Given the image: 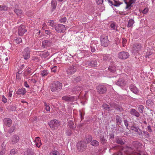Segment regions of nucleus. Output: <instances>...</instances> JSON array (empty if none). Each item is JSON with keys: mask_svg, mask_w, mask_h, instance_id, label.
I'll use <instances>...</instances> for the list:
<instances>
[{"mask_svg": "<svg viewBox=\"0 0 155 155\" xmlns=\"http://www.w3.org/2000/svg\"><path fill=\"white\" fill-rule=\"evenodd\" d=\"M50 87L52 92H58L62 89V84L59 81H55L50 85Z\"/></svg>", "mask_w": 155, "mask_h": 155, "instance_id": "obj_1", "label": "nucleus"}, {"mask_svg": "<svg viewBox=\"0 0 155 155\" xmlns=\"http://www.w3.org/2000/svg\"><path fill=\"white\" fill-rule=\"evenodd\" d=\"M126 78V77L125 74H121L120 76V78L116 82V84L120 87L124 86L126 84V82L125 81Z\"/></svg>", "mask_w": 155, "mask_h": 155, "instance_id": "obj_2", "label": "nucleus"}, {"mask_svg": "<svg viewBox=\"0 0 155 155\" xmlns=\"http://www.w3.org/2000/svg\"><path fill=\"white\" fill-rule=\"evenodd\" d=\"M77 147L78 151L82 152L86 149L87 146L85 141H80L77 143Z\"/></svg>", "mask_w": 155, "mask_h": 155, "instance_id": "obj_3", "label": "nucleus"}, {"mask_svg": "<svg viewBox=\"0 0 155 155\" xmlns=\"http://www.w3.org/2000/svg\"><path fill=\"white\" fill-rule=\"evenodd\" d=\"M101 44L104 47H107L110 44V41L108 38V36L105 35H102L100 37Z\"/></svg>", "mask_w": 155, "mask_h": 155, "instance_id": "obj_4", "label": "nucleus"}, {"mask_svg": "<svg viewBox=\"0 0 155 155\" xmlns=\"http://www.w3.org/2000/svg\"><path fill=\"white\" fill-rule=\"evenodd\" d=\"M48 124L50 127L53 129H57L60 125V122L56 119L51 120Z\"/></svg>", "mask_w": 155, "mask_h": 155, "instance_id": "obj_5", "label": "nucleus"}, {"mask_svg": "<svg viewBox=\"0 0 155 155\" xmlns=\"http://www.w3.org/2000/svg\"><path fill=\"white\" fill-rule=\"evenodd\" d=\"M54 29L58 33H63L66 30V28L64 25L62 24H58L55 26Z\"/></svg>", "mask_w": 155, "mask_h": 155, "instance_id": "obj_6", "label": "nucleus"}, {"mask_svg": "<svg viewBox=\"0 0 155 155\" xmlns=\"http://www.w3.org/2000/svg\"><path fill=\"white\" fill-rule=\"evenodd\" d=\"M118 58L120 59L125 60L128 58L130 55L127 52L123 51L119 52L118 54Z\"/></svg>", "mask_w": 155, "mask_h": 155, "instance_id": "obj_7", "label": "nucleus"}, {"mask_svg": "<svg viewBox=\"0 0 155 155\" xmlns=\"http://www.w3.org/2000/svg\"><path fill=\"white\" fill-rule=\"evenodd\" d=\"M4 127H10L12 124V120L10 118H5L4 119L3 121Z\"/></svg>", "mask_w": 155, "mask_h": 155, "instance_id": "obj_8", "label": "nucleus"}, {"mask_svg": "<svg viewBox=\"0 0 155 155\" xmlns=\"http://www.w3.org/2000/svg\"><path fill=\"white\" fill-rule=\"evenodd\" d=\"M24 58L25 60L29 59L30 57V50L29 47L25 48L22 52Z\"/></svg>", "mask_w": 155, "mask_h": 155, "instance_id": "obj_9", "label": "nucleus"}, {"mask_svg": "<svg viewBox=\"0 0 155 155\" xmlns=\"http://www.w3.org/2000/svg\"><path fill=\"white\" fill-rule=\"evenodd\" d=\"M25 26L23 25H21L18 28V35L22 36L27 31Z\"/></svg>", "mask_w": 155, "mask_h": 155, "instance_id": "obj_10", "label": "nucleus"}, {"mask_svg": "<svg viewBox=\"0 0 155 155\" xmlns=\"http://www.w3.org/2000/svg\"><path fill=\"white\" fill-rule=\"evenodd\" d=\"M142 48V46L140 44L136 43L135 44L133 48V52L134 53L139 52V51L141 50Z\"/></svg>", "mask_w": 155, "mask_h": 155, "instance_id": "obj_11", "label": "nucleus"}, {"mask_svg": "<svg viewBox=\"0 0 155 155\" xmlns=\"http://www.w3.org/2000/svg\"><path fill=\"white\" fill-rule=\"evenodd\" d=\"M107 90L106 87L103 85H99L97 86V92L102 94L106 93Z\"/></svg>", "mask_w": 155, "mask_h": 155, "instance_id": "obj_12", "label": "nucleus"}, {"mask_svg": "<svg viewBox=\"0 0 155 155\" xmlns=\"http://www.w3.org/2000/svg\"><path fill=\"white\" fill-rule=\"evenodd\" d=\"M129 87L130 91L134 94L138 95L139 93L138 89L134 85V84H130Z\"/></svg>", "mask_w": 155, "mask_h": 155, "instance_id": "obj_13", "label": "nucleus"}, {"mask_svg": "<svg viewBox=\"0 0 155 155\" xmlns=\"http://www.w3.org/2000/svg\"><path fill=\"white\" fill-rule=\"evenodd\" d=\"M76 71V68L73 65L70 66L68 69L66 71L68 74L71 75L75 73Z\"/></svg>", "mask_w": 155, "mask_h": 155, "instance_id": "obj_14", "label": "nucleus"}, {"mask_svg": "<svg viewBox=\"0 0 155 155\" xmlns=\"http://www.w3.org/2000/svg\"><path fill=\"white\" fill-rule=\"evenodd\" d=\"M76 99L75 96H72L69 97L68 96H64L62 97V99L63 100L65 101H73Z\"/></svg>", "mask_w": 155, "mask_h": 155, "instance_id": "obj_15", "label": "nucleus"}, {"mask_svg": "<svg viewBox=\"0 0 155 155\" xmlns=\"http://www.w3.org/2000/svg\"><path fill=\"white\" fill-rule=\"evenodd\" d=\"M8 127H4V130L6 132L10 134V135H12V134L15 131V126H13L11 127L8 128Z\"/></svg>", "mask_w": 155, "mask_h": 155, "instance_id": "obj_16", "label": "nucleus"}, {"mask_svg": "<svg viewBox=\"0 0 155 155\" xmlns=\"http://www.w3.org/2000/svg\"><path fill=\"white\" fill-rule=\"evenodd\" d=\"M19 137L17 135H13L11 138V142L13 144H15L19 141Z\"/></svg>", "mask_w": 155, "mask_h": 155, "instance_id": "obj_17", "label": "nucleus"}, {"mask_svg": "<svg viewBox=\"0 0 155 155\" xmlns=\"http://www.w3.org/2000/svg\"><path fill=\"white\" fill-rule=\"evenodd\" d=\"M52 44L51 41L48 40H44L42 43V46L45 48L50 47Z\"/></svg>", "mask_w": 155, "mask_h": 155, "instance_id": "obj_18", "label": "nucleus"}, {"mask_svg": "<svg viewBox=\"0 0 155 155\" xmlns=\"http://www.w3.org/2000/svg\"><path fill=\"white\" fill-rule=\"evenodd\" d=\"M67 126L68 128L73 130H74L76 128V125H74V122L71 120H69L68 121Z\"/></svg>", "mask_w": 155, "mask_h": 155, "instance_id": "obj_19", "label": "nucleus"}, {"mask_svg": "<svg viewBox=\"0 0 155 155\" xmlns=\"http://www.w3.org/2000/svg\"><path fill=\"white\" fill-rule=\"evenodd\" d=\"M130 3L128 4L126 0H124V1L125 3L126 4V6L125 7V9H131V5L132 4L135 3L136 2V0H130Z\"/></svg>", "mask_w": 155, "mask_h": 155, "instance_id": "obj_20", "label": "nucleus"}, {"mask_svg": "<svg viewBox=\"0 0 155 155\" xmlns=\"http://www.w3.org/2000/svg\"><path fill=\"white\" fill-rule=\"evenodd\" d=\"M130 113L131 115L135 116L137 117H139L140 116L139 113L134 109H131Z\"/></svg>", "mask_w": 155, "mask_h": 155, "instance_id": "obj_21", "label": "nucleus"}, {"mask_svg": "<svg viewBox=\"0 0 155 155\" xmlns=\"http://www.w3.org/2000/svg\"><path fill=\"white\" fill-rule=\"evenodd\" d=\"M86 64L91 67H96L97 64V61L95 60H92L91 61H87L86 62Z\"/></svg>", "mask_w": 155, "mask_h": 155, "instance_id": "obj_22", "label": "nucleus"}, {"mask_svg": "<svg viewBox=\"0 0 155 155\" xmlns=\"http://www.w3.org/2000/svg\"><path fill=\"white\" fill-rule=\"evenodd\" d=\"M99 138L100 140L101 143L104 145L106 143L107 140L105 139L104 137L103 133H101L99 135Z\"/></svg>", "mask_w": 155, "mask_h": 155, "instance_id": "obj_23", "label": "nucleus"}, {"mask_svg": "<svg viewBox=\"0 0 155 155\" xmlns=\"http://www.w3.org/2000/svg\"><path fill=\"white\" fill-rule=\"evenodd\" d=\"M82 89V87L81 86H76L71 89V91L72 92L76 93L81 90Z\"/></svg>", "mask_w": 155, "mask_h": 155, "instance_id": "obj_24", "label": "nucleus"}, {"mask_svg": "<svg viewBox=\"0 0 155 155\" xmlns=\"http://www.w3.org/2000/svg\"><path fill=\"white\" fill-rule=\"evenodd\" d=\"M26 93V90L25 88H22L21 89H19L18 90L16 94H21L23 95Z\"/></svg>", "mask_w": 155, "mask_h": 155, "instance_id": "obj_25", "label": "nucleus"}, {"mask_svg": "<svg viewBox=\"0 0 155 155\" xmlns=\"http://www.w3.org/2000/svg\"><path fill=\"white\" fill-rule=\"evenodd\" d=\"M102 107L105 110L110 111L112 110L111 107H110V105H109L107 104H104L102 105Z\"/></svg>", "mask_w": 155, "mask_h": 155, "instance_id": "obj_26", "label": "nucleus"}, {"mask_svg": "<svg viewBox=\"0 0 155 155\" xmlns=\"http://www.w3.org/2000/svg\"><path fill=\"white\" fill-rule=\"evenodd\" d=\"M122 118L120 116V115H117L116 116V123L117 125H119L121 124L122 122Z\"/></svg>", "mask_w": 155, "mask_h": 155, "instance_id": "obj_27", "label": "nucleus"}, {"mask_svg": "<svg viewBox=\"0 0 155 155\" xmlns=\"http://www.w3.org/2000/svg\"><path fill=\"white\" fill-rule=\"evenodd\" d=\"M130 130L136 132H138L139 127L137 126L135 124H133L131 126H130Z\"/></svg>", "mask_w": 155, "mask_h": 155, "instance_id": "obj_28", "label": "nucleus"}, {"mask_svg": "<svg viewBox=\"0 0 155 155\" xmlns=\"http://www.w3.org/2000/svg\"><path fill=\"white\" fill-rule=\"evenodd\" d=\"M108 70L111 74H115L116 72V67L114 66H110L108 68Z\"/></svg>", "mask_w": 155, "mask_h": 155, "instance_id": "obj_29", "label": "nucleus"}, {"mask_svg": "<svg viewBox=\"0 0 155 155\" xmlns=\"http://www.w3.org/2000/svg\"><path fill=\"white\" fill-rule=\"evenodd\" d=\"M57 4V2L56 0H52L51 2V6L52 8L51 11L53 12L54 10L55 9Z\"/></svg>", "mask_w": 155, "mask_h": 155, "instance_id": "obj_30", "label": "nucleus"}, {"mask_svg": "<svg viewBox=\"0 0 155 155\" xmlns=\"http://www.w3.org/2000/svg\"><path fill=\"white\" fill-rule=\"evenodd\" d=\"M114 108L116 110L120 112H122L124 111L122 106L117 104L115 105Z\"/></svg>", "mask_w": 155, "mask_h": 155, "instance_id": "obj_31", "label": "nucleus"}, {"mask_svg": "<svg viewBox=\"0 0 155 155\" xmlns=\"http://www.w3.org/2000/svg\"><path fill=\"white\" fill-rule=\"evenodd\" d=\"M116 141L117 143L120 145H123L124 144V142L122 139L121 138H119L118 137L116 138Z\"/></svg>", "mask_w": 155, "mask_h": 155, "instance_id": "obj_32", "label": "nucleus"}, {"mask_svg": "<svg viewBox=\"0 0 155 155\" xmlns=\"http://www.w3.org/2000/svg\"><path fill=\"white\" fill-rule=\"evenodd\" d=\"M133 146L136 148H137L141 145V143L138 141H133L132 143Z\"/></svg>", "mask_w": 155, "mask_h": 155, "instance_id": "obj_33", "label": "nucleus"}, {"mask_svg": "<svg viewBox=\"0 0 155 155\" xmlns=\"http://www.w3.org/2000/svg\"><path fill=\"white\" fill-rule=\"evenodd\" d=\"M8 7L7 5L4 4L0 5V11H5L8 10Z\"/></svg>", "mask_w": 155, "mask_h": 155, "instance_id": "obj_34", "label": "nucleus"}, {"mask_svg": "<svg viewBox=\"0 0 155 155\" xmlns=\"http://www.w3.org/2000/svg\"><path fill=\"white\" fill-rule=\"evenodd\" d=\"M25 155H35L34 152L31 149H27L26 153H25Z\"/></svg>", "mask_w": 155, "mask_h": 155, "instance_id": "obj_35", "label": "nucleus"}, {"mask_svg": "<svg viewBox=\"0 0 155 155\" xmlns=\"http://www.w3.org/2000/svg\"><path fill=\"white\" fill-rule=\"evenodd\" d=\"M22 42L21 39L19 37H18L17 38H14V39L13 41L14 43H15L17 44H18L20 42Z\"/></svg>", "mask_w": 155, "mask_h": 155, "instance_id": "obj_36", "label": "nucleus"}, {"mask_svg": "<svg viewBox=\"0 0 155 155\" xmlns=\"http://www.w3.org/2000/svg\"><path fill=\"white\" fill-rule=\"evenodd\" d=\"M71 129L67 128L65 131V134L67 136H71L72 134Z\"/></svg>", "mask_w": 155, "mask_h": 155, "instance_id": "obj_37", "label": "nucleus"}, {"mask_svg": "<svg viewBox=\"0 0 155 155\" xmlns=\"http://www.w3.org/2000/svg\"><path fill=\"white\" fill-rule=\"evenodd\" d=\"M49 73L48 71L45 70L41 72V75L42 76L45 77L47 76Z\"/></svg>", "mask_w": 155, "mask_h": 155, "instance_id": "obj_38", "label": "nucleus"}, {"mask_svg": "<svg viewBox=\"0 0 155 155\" xmlns=\"http://www.w3.org/2000/svg\"><path fill=\"white\" fill-rule=\"evenodd\" d=\"M85 138L88 143L91 142L92 141V136L90 135H87L85 136Z\"/></svg>", "mask_w": 155, "mask_h": 155, "instance_id": "obj_39", "label": "nucleus"}, {"mask_svg": "<svg viewBox=\"0 0 155 155\" xmlns=\"http://www.w3.org/2000/svg\"><path fill=\"white\" fill-rule=\"evenodd\" d=\"M146 104L149 106H153L154 104L153 101L151 100H148L146 102Z\"/></svg>", "mask_w": 155, "mask_h": 155, "instance_id": "obj_40", "label": "nucleus"}, {"mask_svg": "<svg viewBox=\"0 0 155 155\" xmlns=\"http://www.w3.org/2000/svg\"><path fill=\"white\" fill-rule=\"evenodd\" d=\"M134 23V21L133 19H130L128 22L127 25L128 27H130L132 26Z\"/></svg>", "mask_w": 155, "mask_h": 155, "instance_id": "obj_41", "label": "nucleus"}, {"mask_svg": "<svg viewBox=\"0 0 155 155\" xmlns=\"http://www.w3.org/2000/svg\"><path fill=\"white\" fill-rule=\"evenodd\" d=\"M15 12L18 15H19L22 13V11L21 10L15 8L14 10Z\"/></svg>", "mask_w": 155, "mask_h": 155, "instance_id": "obj_42", "label": "nucleus"}, {"mask_svg": "<svg viewBox=\"0 0 155 155\" xmlns=\"http://www.w3.org/2000/svg\"><path fill=\"white\" fill-rule=\"evenodd\" d=\"M144 108V107L141 105H139L138 107V109L139 112L141 113H143Z\"/></svg>", "mask_w": 155, "mask_h": 155, "instance_id": "obj_43", "label": "nucleus"}, {"mask_svg": "<svg viewBox=\"0 0 155 155\" xmlns=\"http://www.w3.org/2000/svg\"><path fill=\"white\" fill-rule=\"evenodd\" d=\"M4 142L2 144V150L0 152V155H5V148H4L3 146H4Z\"/></svg>", "mask_w": 155, "mask_h": 155, "instance_id": "obj_44", "label": "nucleus"}, {"mask_svg": "<svg viewBox=\"0 0 155 155\" xmlns=\"http://www.w3.org/2000/svg\"><path fill=\"white\" fill-rule=\"evenodd\" d=\"M111 58L110 55H105L103 56V60L104 61H109Z\"/></svg>", "mask_w": 155, "mask_h": 155, "instance_id": "obj_45", "label": "nucleus"}, {"mask_svg": "<svg viewBox=\"0 0 155 155\" xmlns=\"http://www.w3.org/2000/svg\"><path fill=\"white\" fill-rule=\"evenodd\" d=\"M50 155H60V153L58 151L54 150L51 152Z\"/></svg>", "mask_w": 155, "mask_h": 155, "instance_id": "obj_46", "label": "nucleus"}, {"mask_svg": "<svg viewBox=\"0 0 155 155\" xmlns=\"http://www.w3.org/2000/svg\"><path fill=\"white\" fill-rule=\"evenodd\" d=\"M81 80V77L80 76H78L75 78L74 79V81L76 82H78Z\"/></svg>", "mask_w": 155, "mask_h": 155, "instance_id": "obj_47", "label": "nucleus"}, {"mask_svg": "<svg viewBox=\"0 0 155 155\" xmlns=\"http://www.w3.org/2000/svg\"><path fill=\"white\" fill-rule=\"evenodd\" d=\"M66 20L67 19L66 17L62 18L59 19V21L61 23H64L66 22Z\"/></svg>", "mask_w": 155, "mask_h": 155, "instance_id": "obj_48", "label": "nucleus"}, {"mask_svg": "<svg viewBox=\"0 0 155 155\" xmlns=\"http://www.w3.org/2000/svg\"><path fill=\"white\" fill-rule=\"evenodd\" d=\"M57 70L58 69H57V67L56 66H54L51 68V71L52 72L56 73L57 72Z\"/></svg>", "mask_w": 155, "mask_h": 155, "instance_id": "obj_49", "label": "nucleus"}, {"mask_svg": "<svg viewBox=\"0 0 155 155\" xmlns=\"http://www.w3.org/2000/svg\"><path fill=\"white\" fill-rule=\"evenodd\" d=\"M26 72L27 75H28L31 72V69L29 67H28L26 70Z\"/></svg>", "mask_w": 155, "mask_h": 155, "instance_id": "obj_50", "label": "nucleus"}, {"mask_svg": "<svg viewBox=\"0 0 155 155\" xmlns=\"http://www.w3.org/2000/svg\"><path fill=\"white\" fill-rule=\"evenodd\" d=\"M124 125L126 127V128L127 129H128V121L126 119H125L124 118Z\"/></svg>", "mask_w": 155, "mask_h": 155, "instance_id": "obj_51", "label": "nucleus"}, {"mask_svg": "<svg viewBox=\"0 0 155 155\" xmlns=\"http://www.w3.org/2000/svg\"><path fill=\"white\" fill-rule=\"evenodd\" d=\"M91 145L94 146H97V141L95 140H94L91 143Z\"/></svg>", "mask_w": 155, "mask_h": 155, "instance_id": "obj_52", "label": "nucleus"}, {"mask_svg": "<svg viewBox=\"0 0 155 155\" xmlns=\"http://www.w3.org/2000/svg\"><path fill=\"white\" fill-rule=\"evenodd\" d=\"M123 2H118L117 3H114L113 4V5L115 7H118L119 5L122 4Z\"/></svg>", "mask_w": 155, "mask_h": 155, "instance_id": "obj_53", "label": "nucleus"}, {"mask_svg": "<svg viewBox=\"0 0 155 155\" xmlns=\"http://www.w3.org/2000/svg\"><path fill=\"white\" fill-rule=\"evenodd\" d=\"M16 153L15 150L14 149H12L10 151V155H14Z\"/></svg>", "mask_w": 155, "mask_h": 155, "instance_id": "obj_54", "label": "nucleus"}, {"mask_svg": "<svg viewBox=\"0 0 155 155\" xmlns=\"http://www.w3.org/2000/svg\"><path fill=\"white\" fill-rule=\"evenodd\" d=\"M143 134H145V135L146 136V137H150V135L149 133L147 131H143Z\"/></svg>", "mask_w": 155, "mask_h": 155, "instance_id": "obj_55", "label": "nucleus"}, {"mask_svg": "<svg viewBox=\"0 0 155 155\" xmlns=\"http://www.w3.org/2000/svg\"><path fill=\"white\" fill-rule=\"evenodd\" d=\"M80 115L81 120H82L84 119V114H83L82 113L81 111H80Z\"/></svg>", "mask_w": 155, "mask_h": 155, "instance_id": "obj_56", "label": "nucleus"}, {"mask_svg": "<svg viewBox=\"0 0 155 155\" xmlns=\"http://www.w3.org/2000/svg\"><path fill=\"white\" fill-rule=\"evenodd\" d=\"M110 27L111 28H112L113 30H116L115 28V25L114 24V23H111L110 24ZM116 31H117V29L116 30Z\"/></svg>", "mask_w": 155, "mask_h": 155, "instance_id": "obj_57", "label": "nucleus"}, {"mask_svg": "<svg viewBox=\"0 0 155 155\" xmlns=\"http://www.w3.org/2000/svg\"><path fill=\"white\" fill-rule=\"evenodd\" d=\"M146 55L145 56L146 58L149 57V56L152 54V52L150 51L146 52Z\"/></svg>", "mask_w": 155, "mask_h": 155, "instance_id": "obj_58", "label": "nucleus"}, {"mask_svg": "<svg viewBox=\"0 0 155 155\" xmlns=\"http://www.w3.org/2000/svg\"><path fill=\"white\" fill-rule=\"evenodd\" d=\"M148 11V8H146L142 11V13L143 14H145Z\"/></svg>", "mask_w": 155, "mask_h": 155, "instance_id": "obj_59", "label": "nucleus"}, {"mask_svg": "<svg viewBox=\"0 0 155 155\" xmlns=\"http://www.w3.org/2000/svg\"><path fill=\"white\" fill-rule=\"evenodd\" d=\"M118 133H122L124 132V129L123 128H119L118 130Z\"/></svg>", "mask_w": 155, "mask_h": 155, "instance_id": "obj_60", "label": "nucleus"}, {"mask_svg": "<svg viewBox=\"0 0 155 155\" xmlns=\"http://www.w3.org/2000/svg\"><path fill=\"white\" fill-rule=\"evenodd\" d=\"M110 135V139H113L114 138V135L113 133H111V134H109Z\"/></svg>", "mask_w": 155, "mask_h": 155, "instance_id": "obj_61", "label": "nucleus"}, {"mask_svg": "<svg viewBox=\"0 0 155 155\" xmlns=\"http://www.w3.org/2000/svg\"><path fill=\"white\" fill-rule=\"evenodd\" d=\"M2 97V101L4 103H6L7 102V99L3 95Z\"/></svg>", "mask_w": 155, "mask_h": 155, "instance_id": "obj_62", "label": "nucleus"}, {"mask_svg": "<svg viewBox=\"0 0 155 155\" xmlns=\"http://www.w3.org/2000/svg\"><path fill=\"white\" fill-rule=\"evenodd\" d=\"M16 108V107L15 106H12L11 107V110L12 111H15Z\"/></svg>", "mask_w": 155, "mask_h": 155, "instance_id": "obj_63", "label": "nucleus"}, {"mask_svg": "<svg viewBox=\"0 0 155 155\" xmlns=\"http://www.w3.org/2000/svg\"><path fill=\"white\" fill-rule=\"evenodd\" d=\"M48 23H50V25L52 26H53L54 25V21H53L50 20L49 21Z\"/></svg>", "mask_w": 155, "mask_h": 155, "instance_id": "obj_64", "label": "nucleus"}]
</instances>
